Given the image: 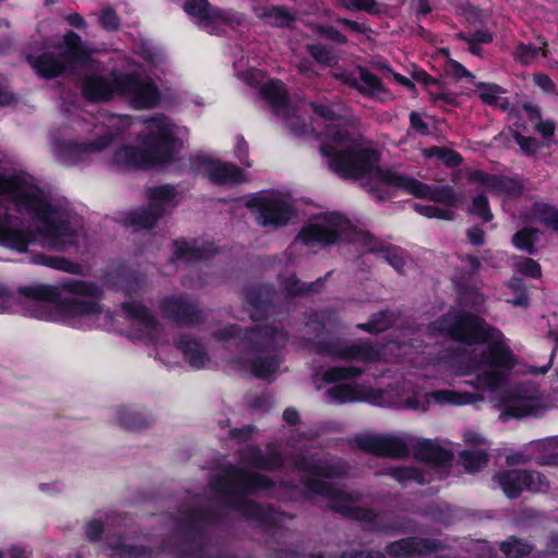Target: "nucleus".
Segmentation results:
<instances>
[{
    "label": "nucleus",
    "instance_id": "f257e3e1",
    "mask_svg": "<svg viewBox=\"0 0 558 558\" xmlns=\"http://www.w3.org/2000/svg\"><path fill=\"white\" fill-rule=\"evenodd\" d=\"M293 468L312 476L304 477L301 481L305 489L303 493L305 498L313 496L328 498L330 500L329 509L332 512L363 523L369 532L395 536L408 531L407 525L410 522L408 518L387 515L372 508L349 505V502L353 501L350 493L336 487L331 482L322 480L347 477L349 473L347 462L342 460L330 462L326 459H314L305 454H299L293 461Z\"/></svg>",
    "mask_w": 558,
    "mask_h": 558
},
{
    "label": "nucleus",
    "instance_id": "f03ea898",
    "mask_svg": "<svg viewBox=\"0 0 558 558\" xmlns=\"http://www.w3.org/2000/svg\"><path fill=\"white\" fill-rule=\"evenodd\" d=\"M21 296L48 304H39L36 317L58 320L73 328H83L85 322L96 318L102 312L99 300L102 289L96 282L68 278L58 283L19 287Z\"/></svg>",
    "mask_w": 558,
    "mask_h": 558
},
{
    "label": "nucleus",
    "instance_id": "7ed1b4c3",
    "mask_svg": "<svg viewBox=\"0 0 558 558\" xmlns=\"http://www.w3.org/2000/svg\"><path fill=\"white\" fill-rule=\"evenodd\" d=\"M275 486L276 483L269 476L233 464L227 465L222 474L210 480L211 489L227 498V508L264 529H275L278 525L275 506L263 505L246 497L272 489Z\"/></svg>",
    "mask_w": 558,
    "mask_h": 558
},
{
    "label": "nucleus",
    "instance_id": "20e7f679",
    "mask_svg": "<svg viewBox=\"0 0 558 558\" xmlns=\"http://www.w3.org/2000/svg\"><path fill=\"white\" fill-rule=\"evenodd\" d=\"M142 147L122 145L112 155V163L122 170H148L171 163L181 147L170 124L159 123L142 140Z\"/></svg>",
    "mask_w": 558,
    "mask_h": 558
},
{
    "label": "nucleus",
    "instance_id": "39448f33",
    "mask_svg": "<svg viewBox=\"0 0 558 558\" xmlns=\"http://www.w3.org/2000/svg\"><path fill=\"white\" fill-rule=\"evenodd\" d=\"M11 199L17 213L29 215L43 225L39 232L53 250L66 252L77 246V232L71 222L65 218H53L56 206L39 192L25 191L23 187L14 192Z\"/></svg>",
    "mask_w": 558,
    "mask_h": 558
},
{
    "label": "nucleus",
    "instance_id": "423d86ee",
    "mask_svg": "<svg viewBox=\"0 0 558 558\" xmlns=\"http://www.w3.org/2000/svg\"><path fill=\"white\" fill-rule=\"evenodd\" d=\"M289 341L288 332L275 325H254L246 327L243 345L256 355L250 363L251 372L258 379H266L279 369L281 351Z\"/></svg>",
    "mask_w": 558,
    "mask_h": 558
},
{
    "label": "nucleus",
    "instance_id": "0eeeda50",
    "mask_svg": "<svg viewBox=\"0 0 558 558\" xmlns=\"http://www.w3.org/2000/svg\"><path fill=\"white\" fill-rule=\"evenodd\" d=\"M60 53L44 51L38 54L28 53L26 62L36 74L45 80H53L72 72L81 66L88 65L92 61V49L82 40V37L70 29L63 35Z\"/></svg>",
    "mask_w": 558,
    "mask_h": 558
},
{
    "label": "nucleus",
    "instance_id": "6e6552de",
    "mask_svg": "<svg viewBox=\"0 0 558 558\" xmlns=\"http://www.w3.org/2000/svg\"><path fill=\"white\" fill-rule=\"evenodd\" d=\"M366 138L357 135L352 141V146L344 149H337L330 144L323 143L319 146L320 154L328 159L329 169L339 178L344 180H359L367 174L374 173L378 180L376 170L380 168V151L373 146H364Z\"/></svg>",
    "mask_w": 558,
    "mask_h": 558
},
{
    "label": "nucleus",
    "instance_id": "1a4fd4ad",
    "mask_svg": "<svg viewBox=\"0 0 558 558\" xmlns=\"http://www.w3.org/2000/svg\"><path fill=\"white\" fill-rule=\"evenodd\" d=\"M219 517L217 511L209 508L193 507L183 510L175 522L178 536L182 541L173 545L172 554L175 558H238L228 553L206 555L203 547L193 551L186 547L187 544L203 541L207 535V527L218 524Z\"/></svg>",
    "mask_w": 558,
    "mask_h": 558
},
{
    "label": "nucleus",
    "instance_id": "9d476101",
    "mask_svg": "<svg viewBox=\"0 0 558 558\" xmlns=\"http://www.w3.org/2000/svg\"><path fill=\"white\" fill-rule=\"evenodd\" d=\"M433 328L438 333L465 345L485 344L494 338L495 332L502 336L477 314L469 311L444 314L433 323Z\"/></svg>",
    "mask_w": 558,
    "mask_h": 558
},
{
    "label": "nucleus",
    "instance_id": "9b49d317",
    "mask_svg": "<svg viewBox=\"0 0 558 558\" xmlns=\"http://www.w3.org/2000/svg\"><path fill=\"white\" fill-rule=\"evenodd\" d=\"M378 180L389 186H395L416 198L427 199L457 208L460 206L463 195L457 193L451 185H429L411 175L399 173L391 168H378Z\"/></svg>",
    "mask_w": 558,
    "mask_h": 558
},
{
    "label": "nucleus",
    "instance_id": "f8f14e48",
    "mask_svg": "<svg viewBox=\"0 0 558 558\" xmlns=\"http://www.w3.org/2000/svg\"><path fill=\"white\" fill-rule=\"evenodd\" d=\"M313 348L319 356L339 361L373 363L380 359V352L369 341L349 344L342 338H331L313 341Z\"/></svg>",
    "mask_w": 558,
    "mask_h": 558
},
{
    "label": "nucleus",
    "instance_id": "ddd939ff",
    "mask_svg": "<svg viewBox=\"0 0 558 558\" xmlns=\"http://www.w3.org/2000/svg\"><path fill=\"white\" fill-rule=\"evenodd\" d=\"M493 481L509 499H517L523 492L545 493L549 488L547 477L532 470L509 469L497 472Z\"/></svg>",
    "mask_w": 558,
    "mask_h": 558
},
{
    "label": "nucleus",
    "instance_id": "4468645a",
    "mask_svg": "<svg viewBox=\"0 0 558 558\" xmlns=\"http://www.w3.org/2000/svg\"><path fill=\"white\" fill-rule=\"evenodd\" d=\"M246 207L254 210L258 225L263 227H283L294 216V207L288 202L264 195H254L246 202Z\"/></svg>",
    "mask_w": 558,
    "mask_h": 558
},
{
    "label": "nucleus",
    "instance_id": "2eb2a0df",
    "mask_svg": "<svg viewBox=\"0 0 558 558\" xmlns=\"http://www.w3.org/2000/svg\"><path fill=\"white\" fill-rule=\"evenodd\" d=\"M159 308L162 316L177 326L194 327L207 319L205 313L186 294L165 296Z\"/></svg>",
    "mask_w": 558,
    "mask_h": 558
},
{
    "label": "nucleus",
    "instance_id": "dca6fc26",
    "mask_svg": "<svg viewBox=\"0 0 558 558\" xmlns=\"http://www.w3.org/2000/svg\"><path fill=\"white\" fill-rule=\"evenodd\" d=\"M183 10L186 14L195 17L199 25L214 26L221 23L230 27H236L245 22V16L233 9L214 7L208 0H185Z\"/></svg>",
    "mask_w": 558,
    "mask_h": 558
},
{
    "label": "nucleus",
    "instance_id": "f3484780",
    "mask_svg": "<svg viewBox=\"0 0 558 558\" xmlns=\"http://www.w3.org/2000/svg\"><path fill=\"white\" fill-rule=\"evenodd\" d=\"M121 96L128 97L136 109H151L160 102V92L151 80H141L134 73H121Z\"/></svg>",
    "mask_w": 558,
    "mask_h": 558
},
{
    "label": "nucleus",
    "instance_id": "a211bd4d",
    "mask_svg": "<svg viewBox=\"0 0 558 558\" xmlns=\"http://www.w3.org/2000/svg\"><path fill=\"white\" fill-rule=\"evenodd\" d=\"M354 442L360 450L376 457L403 459L410 453L403 439L388 434L356 435Z\"/></svg>",
    "mask_w": 558,
    "mask_h": 558
},
{
    "label": "nucleus",
    "instance_id": "6ab92c4d",
    "mask_svg": "<svg viewBox=\"0 0 558 558\" xmlns=\"http://www.w3.org/2000/svg\"><path fill=\"white\" fill-rule=\"evenodd\" d=\"M469 363L473 372L488 367L508 374L517 365V360L506 342L495 340L489 342L478 355L471 357Z\"/></svg>",
    "mask_w": 558,
    "mask_h": 558
},
{
    "label": "nucleus",
    "instance_id": "aec40b11",
    "mask_svg": "<svg viewBox=\"0 0 558 558\" xmlns=\"http://www.w3.org/2000/svg\"><path fill=\"white\" fill-rule=\"evenodd\" d=\"M121 73H114L112 80L101 74H86L81 80V95L88 104H106L121 96Z\"/></svg>",
    "mask_w": 558,
    "mask_h": 558
},
{
    "label": "nucleus",
    "instance_id": "412c9836",
    "mask_svg": "<svg viewBox=\"0 0 558 558\" xmlns=\"http://www.w3.org/2000/svg\"><path fill=\"white\" fill-rule=\"evenodd\" d=\"M328 225L308 223L302 227L296 239L306 246H329L340 240L339 228L344 219L339 214H330L327 217Z\"/></svg>",
    "mask_w": 558,
    "mask_h": 558
},
{
    "label": "nucleus",
    "instance_id": "4be33fe9",
    "mask_svg": "<svg viewBox=\"0 0 558 558\" xmlns=\"http://www.w3.org/2000/svg\"><path fill=\"white\" fill-rule=\"evenodd\" d=\"M245 303L250 306L253 322L266 320L274 305L275 289L270 284L255 283L243 290Z\"/></svg>",
    "mask_w": 558,
    "mask_h": 558
},
{
    "label": "nucleus",
    "instance_id": "5701e85b",
    "mask_svg": "<svg viewBox=\"0 0 558 558\" xmlns=\"http://www.w3.org/2000/svg\"><path fill=\"white\" fill-rule=\"evenodd\" d=\"M470 180L487 187L496 195H506L511 198L520 197L524 191L522 182L517 177L487 173L480 169L471 172Z\"/></svg>",
    "mask_w": 558,
    "mask_h": 558
},
{
    "label": "nucleus",
    "instance_id": "b1692460",
    "mask_svg": "<svg viewBox=\"0 0 558 558\" xmlns=\"http://www.w3.org/2000/svg\"><path fill=\"white\" fill-rule=\"evenodd\" d=\"M440 549V542L435 538L404 537L390 542L385 547V554L390 557H414L432 554Z\"/></svg>",
    "mask_w": 558,
    "mask_h": 558
},
{
    "label": "nucleus",
    "instance_id": "393cba45",
    "mask_svg": "<svg viewBox=\"0 0 558 558\" xmlns=\"http://www.w3.org/2000/svg\"><path fill=\"white\" fill-rule=\"evenodd\" d=\"M173 258L178 260H209L217 254V247L213 242L199 244L197 239H177L173 241Z\"/></svg>",
    "mask_w": 558,
    "mask_h": 558
},
{
    "label": "nucleus",
    "instance_id": "a878e982",
    "mask_svg": "<svg viewBox=\"0 0 558 558\" xmlns=\"http://www.w3.org/2000/svg\"><path fill=\"white\" fill-rule=\"evenodd\" d=\"M500 407L504 414L519 418L535 414L541 408V402L536 397L525 396L519 390H512L501 397Z\"/></svg>",
    "mask_w": 558,
    "mask_h": 558
},
{
    "label": "nucleus",
    "instance_id": "bb28decb",
    "mask_svg": "<svg viewBox=\"0 0 558 558\" xmlns=\"http://www.w3.org/2000/svg\"><path fill=\"white\" fill-rule=\"evenodd\" d=\"M415 459L436 468H448L453 460V453L434 440L423 439L413 446Z\"/></svg>",
    "mask_w": 558,
    "mask_h": 558
},
{
    "label": "nucleus",
    "instance_id": "cd10ccee",
    "mask_svg": "<svg viewBox=\"0 0 558 558\" xmlns=\"http://www.w3.org/2000/svg\"><path fill=\"white\" fill-rule=\"evenodd\" d=\"M38 235H41L39 228L37 230L32 228L15 229L10 227V225H4L0 229V246L19 253H25L29 245L37 242Z\"/></svg>",
    "mask_w": 558,
    "mask_h": 558
},
{
    "label": "nucleus",
    "instance_id": "c85d7f7f",
    "mask_svg": "<svg viewBox=\"0 0 558 558\" xmlns=\"http://www.w3.org/2000/svg\"><path fill=\"white\" fill-rule=\"evenodd\" d=\"M166 213L162 204L148 203L147 206L130 211L125 217V225L135 230H151Z\"/></svg>",
    "mask_w": 558,
    "mask_h": 558
},
{
    "label": "nucleus",
    "instance_id": "c756f323",
    "mask_svg": "<svg viewBox=\"0 0 558 558\" xmlns=\"http://www.w3.org/2000/svg\"><path fill=\"white\" fill-rule=\"evenodd\" d=\"M114 140V134L111 131H107L94 141L89 142H65L62 146L64 154L80 158L85 154L99 153L108 148Z\"/></svg>",
    "mask_w": 558,
    "mask_h": 558
},
{
    "label": "nucleus",
    "instance_id": "7c9ffc66",
    "mask_svg": "<svg viewBox=\"0 0 558 558\" xmlns=\"http://www.w3.org/2000/svg\"><path fill=\"white\" fill-rule=\"evenodd\" d=\"M245 460L250 466L260 471H277L284 465V458L279 450L275 449L265 454L257 446L247 450Z\"/></svg>",
    "mask_w": 558,
    "mask_h": 558
},
{
    "label": "nucleus",
    "instance_id": "2f4dec72",
    "mask_svg": "<svg viewBox=\"0 0 558 558\" xmlns=\"http://www.w3.org/2000/svg\"><path fill=\"white\" fill-rule=\"evenodd\" d=\"M208 179L216 185H238L244 182V171L233 163L214 160Z\"/></svg>",
    "mask_w": 558,
    "mask_h": 558
},
{
    "label": "nucleus",
    "instance_id": "473e14b6",
    "mask_svg": "<svg viewBox=\"0 0 558 558\" xmlns=\"http://www.w3.org/2000/svg\"><path fill=\"white\" fill-rule=\"evenodd\" d=\"M177 348L182 352L184 360L196 369L204 368L209 361L204 347L191 336H181L177 341Z\"/></svg>",
    "mask_w": 558,
    "mask_h": 558
},
{
    "label": "nucleus",
    "instance_id": "72a5a7b5",
    "mask_svg": "<svg viewBox=\"0 0 558 558\" xmlns=\"http://www.w3.org/2000/svg\"><path fill=\"white\" fill-rule=\"evenodd\" d=\"M121 310L128 319L137 322L146 329L157 330L159 328L156 316L140 301H125L121 304Z\"/></svg>",
    "mask_w": 558,
    "mask_h": 558
},
{
    "label": "nucleus",
    "instance_id": "f704fd0d",
    "mask_svg": "<svg viewBox=\"0 0 558 558\" xmlns=\"http://www.w3.org/2000/svg\"><path fill=\"white\" fill-rule=\"evenodd\" d=\"M107 545L121 558H151L154 556L150 546L126 544L122 534L107 538Z\"/></svg>",
    "mask_w": 558,
    "mask_h": 558
},
{
    "label": "nucleus",
    "instance_id": "c9c22d12",
    "mask_svg": "<svg viewBox=\"0 0 558 558\" xmlns=\"http://www.w3.org/2000/svg\"><path fill=\"white\" fill-rule=\"evenodd\" d=\"M325 278H318L314 282H303L295 274L289 275L281 283L282 289L288 298L313 295L319 292Z\"/></svg>",
    "mask_w": 558,
    "mask_h": 558
},
{
    "label": "nucleus",
    "instance_id": "e433bc0d",
    "mask_svg": "<svg viewBox=\"0 0 558 558\" xmlns=\"http://www.w3.org/2000/svg\"><path fill=\"white\" fill-rule=\"evenodd\" d=\"M369 252L381 257L398 274H403L405 251L392 244H373Z\"/></svg>",
    "mask_w": 558,
    "mask_h": 558
},
{
    "label": "nucleus",
    "instance_id": "4c0bfd02",
    "mask_svg": "<svg viewBox=\"0 0 558 558\" xmlns=\"http://www.w3.org/2000/svg\"><path fill=\"white\" fill-rule=\"evenodd\" d=\"M475 88L480 90L478 98L487 106L499 107L502 111L508 110L509 100L502 99L500 102V94L506 90L496 83L478 82L475 83Z\"/></svg>",
    "mask_w": 558,
    "mask_h": 558
},
{
    "label": "nucleus",
    "instance_id": "58836bf2",
    "mask_svg": "<svg viewBox=\"0 0 558 558\" xmlns=\"http://www.w3.org/2000/svg\"><path fill=\"white\" fill-rule=\"evenodd\" d=\"M541 230L534 227H523L519 229L511 238L512 245L529 255H535L537 248L535 246L539 239Z\"/></svg>",
    "mask_w": 558,
    "mask_h": 558
},
{
    "label": "nucleus",
    "instance_id": "ea45409f",
    "mask_svg": "<svg viewBox=\"0 0 558 558\" xmlns=\"http://www.w3.org/2000/svg\"><path fill=\"white\" fill-rule=\"evenodd\" d=\"M117 416L119 425L126 430L142 429L149 424L148 417L143 412L125 405L118 407Z\"/></svg>",
    "mask_w": 558,
    "mask_h": 558
},
{
    "label": "nucleus",
    "instance_id": "a19ab883",
    "mask_svg": "<svg viewBox=\"0 0 558 558\" xmlns=\"http://www.w3.org/2000/svg\"><path fill=\"white\" fill-rule=\"evenodd\" d=\"M498 548L506 558H523L533 551L534 546L518 536L511 535L499 542Z\"/></svg>",
    "mask_w": 558,
    "mask_h": 558
},
{
    "label": "nucleus",
    "instance_id": "79ce46f5",
    "mask_svg": "<svg viewBox=\"0 0 558 558\" xmlns=\"http://www.w3.org/2000/svg\"><path fill=\"white\" fill-rule=\"evenodd\" d=\"M328 396L338 403L359 402L365 400L363 389L351 384H336L328 389Z\"/></svg>",
    "mask_w": 558,
    "mask_h": 558
},
{
    "label": "nucleus",
    "instance_id": "37998d69",
    "mask_svg": "<svg viewBox=\"0 0 558 558\" xmlns=\"http://www.w3.org/2000/svg\"><path fill=\"white\" fill-rule=\"evenodd\" d=\"M508 376L498 369H488L476 375L473 383L475 389L498 391L507 384Z\"/></svg>",
    "mask_w": 558,
    "mask_h": 558
},
{
    "label": "nucleus",
    "instance_id": "c03bdc74",
    "mask_svg": "<svg viewBox=\"0 0 558 558\" xmlns=\"http://www.w3.org/2000/svg\"><path fill=\"white\" fill-rule=\"evenodd\" d=\"M361 87L359 93L363 96L373 97L378 93L386 92L384 83L379 76L372 73L367 68L359 65L357 68Z\"/></svg>",
    "mask_w": 558,
    "mask_h": 558
},
{
    "label": "nucleus",
    "instance_id": "a18cd8bd",
    "mask_svg": "<svg viewBox=\"0 0 558 558\" xmlns=\"http://www.w3.org/2000/svg\"><path fill=\"white\" fill-rule=\"evenodd\" d=\"M532 213L542 225L558 233V207L545 202H535L532 205Z\"/></svg>",
    "mask_w": 558,
    "mask_h": 558
},
{
    "label": "nucleus",
    "instance_id": "49530a36",
    "mask_svg": "<svg viewBox=\"0 0 558 558\" xmlns=\"http://www.w3.org/2000/svg\"><path fill=\"white\" fill-rule=\"evenodd\" d=\"M458 258L462 263L468 264V268L461 267L458 271V284L468 287L480 275L481 260L477 256L472 254H461Z\"/></svg>",
    "mask_w": 558,
    "mask_h": 558
},
{
    "label": "nucleus",
    "instance_id": "de8ad7c7",
    "mask_svg": "<svg viewBox=\"0 0 558 558\" xmlns=\"http://www.w3.org/2000/svg\"><path fill=\"white\" fill-rule=\"evenodd\" d=\"M423 156L426 158L435 157L449 168L459 167L463 162V157L460 153L445 146H430L425 148Z\"/></svg>",
    "mask_w": 558,
    "mask_h": 558
},
{
    "label": "nucleus",
    "instance_id": "09e8293b",
    "mask_svg": "<svg viewBox=\"0 0 558 558\" xmlns=\"http://www.w3.org/2000/svg\"><path fill=\"white\" fill-rule=\"evenodd\" d=\"M259 94L264 100L276 107H283L288 102L283 83L279 80H271L264 84Z\"/></svg>",
    "mask_w": 558,
    "mask_h": 558
},
{
    "label": "nucleus",
    "instance_id": "8fccbe9b",
    "mask_svg": "<svg viewBox=\"0 0 558 558\" xmlns=\"http://www.w3.org/2000/svg\"><path fill=\"white\" fill-rule=\"evenodd\" d=\"M459 459L468 473H475L488 463V453L483 449L462 450Z\"/></svg>",
    "mask_w": 558,
    "mask_h": 558
},
{
    "label": "nucleus",
    "instance_id": "3c124183",
    "mask_svg": "<svg viewBox=\"0 0 558 558\" xmlns=\"http://www.w3.org/2000/svg\"><path fill=\"white\" fill-rule=\"evenodd\" d=\"M363 374V369L357 366H333L328 368L323 379L327 384H335L342 380H349L360 377Z\"/></svg>",
    "mask_w": 558,
    "mask_h": 558
},
{
    "label": "nucleus",
    "instance_id": "603ef678",
    "mask_svg": "<svg viewBox=\"0 0 558 558\" xmlns=\"http://www.w3.org/2000/svg\"><path fill=\"white\" fill-rule=\"evenodd\" d=\"M539 50L544 57H547V44L543 48H537L533 44L519 43L513 51V59L522 65L531 64L538 56Z\"/></svg>",
    "mask_w": 558,
    "mask_h": 558
},
{
    "label": "nucleus",
    "instance_id": "864d4df0",
    "mask_svg": "<svg viewBox=\"0 0 558 558\" xmlns=\"http://www.w3.org/2000/svg\"><path fill=\"white\" fill-rule=\"evenodd\" d=\"M178 192L175 187L171 184H161L158 186L148 187L146 190V197L149 203L162 204L166 208V205H169L173 202Z\"/></svg>",
    "mask_w": 558,
    "mask_h": 558
},
{
    "label": "nucleus",
    "instance_id": "5fc2aeb1",
    "mask_svg": "<svg viewBox=\"0 0 558 558\" xmlns=\"http://www.w3.org/2000/svg\"><path fill=\"white\" fill-rule=\"evenodd\" d=\"M468 214L478 217L483 222H490L494 218L488 197L483 193L477 194L472 198V203L468 208Z\"/></svg>",
    "mask_w": 558,
    "mask_h": 558
},
{
    "label": "nucleus",
    "instance_id": "6e6d98bb",
    "mask_svg": "<svg viewBox=\"0 0 558 558\" xmlns=\"http://www.w3.org/2000/svg\"><path fill=\"white\" fill-rule=\"evenodd\" d=\"M356 328L372 335L388 330L390 322L388 320L387 312L380 311L373 314L368 322L357 324Z\"/></svg>",
    "mask_w": 558,
    "mask_h": 558
},
{
    "label": "nucleus",
    "instance_id": "4d7b16f0",
    "mask_svg": "<svg viewBox=\"0 0 558 558\" xmlns=\"http://www.w3.org/2000/svg\"><path fill=\"white\" fill-rule=\"evenodd\" d=\"M507 286L514 293V298L510 302L514 306L527 307L530 298L524 281L521 278L512 277Z\"/></svg>",
    "mask_w": 558,
    "mask_h": 558
},
{
    "label": "nucleus",
    "instance_id": "13d9d810",
    "mask_svg": "<svg viewBox=\"0 0 558 558\" xmlns=\"http://www.w3.org/2000/svg\"><path fill=\"white\" fill-rule=\"evenodd\" d=\"M510 133L521 151L527 157L534 156L542 147L536 137L524 136L517 130H511Z\"/></svg>",
    "mask_w": 558,
    "mask_h": 558
},
{
    "label": "nucleus",
    "instance_id": "bf43d9fd",
    "mask_svg": "<svg viewBox=\"0 0 558 558\" xmlns=\"http://www.w3.org/2000/svg\"><path fill=\"white\" fill-rule=\"evenodd\" d=\"M338 4L348 11H363L368 14H377L378 3L376 0H338Z\"/></svg>",
    "mask_w": 558,
    "mask_h": 558
},
{
    "label": "nucleus",
    "instance_id": "052dcab7",
    "mask_svg": "<svg viewBox=\"0 0 558 558\" xmlns=\"http://www.w3.org/2000/svg\"><path fill=\"white\" fill-rule=\"evenodd\" d=\"M25 186V180L20 175H8L0 171V196L11 195Z\"/></svg>",
    "mask_w": 558,
    "mask_h": 558
},
{
    "label": "nucleus",
    "instance_id": "680f3d73",
    "mask_svg": "<svg viewBox=\"0 0 558 558\" xmlns=\"http://www.w3.org/2000/svg\"><path fill=\"white\" fill-rule=\"evenodd\" d=\"M306 51L319 64L330 65L335 60L332 51L319 43L308 44Z\"/></svg>",
    "mask_w": 558,
    "mask_h": 558
},
{
    "label": "nucleus",
    "instance_id": "e2e57ef3",
    "mask_svg": "<svg viewBox=\"0 0 558 558\" xmlns=\"http://www.w3.org/2000/svg\"><path fill=\"white\" fill-rule=\"evenodd\" d=\"M445 72L447 75L458 81L465 78L468 82L473 83V80L475 78L474 74L469 71L462 63L450 58L446 61Z\"/></svg>",
    "mask_w": 558,
    "mask_h": 558
},
{
    "label": "nucleus",
    "instance_id": "0e129e2a",
    "mask_svg": "<svg viewBox=\"0 0 558 558\" xmlns=\"http://www.w3.org/2000/svg\"><path fill=\"white\" fill-rule=\"evenodd\" d=\"M98 22L104 29L113 32L119 29L121 19L112 7H106L100 11Z\"/></svg>",
    "mask_w": 558,
    "mask_h": 558
},
{
    "label": "nucleus",
    "instance_id": "69168bd1",
    "mask_svg": "<svg viewBox=\"0 0 558 558\" xmlns=\"http://www.w3.org/2000/svg\"><path fill=\"white\" fill-rule=\"evenodd\" d=\"M246 328H242L238 324H229L222 328L217 329L213 337L218 341H227L230 339H239L243 344V335Z\"/></svg>",
    "mask_w": 558,
    "mask_h": 558
},
{
    "label": "nucleus",
    "instance_id": "338daca9",
    "mask_svg": "<svg viewBox=\"0 0 558 558\" xmlns=\"http://www.w3.org/2000/svg\"><path fill=\"white\" fill-rule=\"evenodd\" d=\"M377 182H367L364 184V187L368 195L373 197L376 202H386L393 197V194L387 189L389 185L376 180Z\"/></svg>",
    "mask_w": 558,
    "mask_h": 558
},
{
    "label": "nucleus",
    "instance_id": "774afa93",
    "mask_svg": "<svg viewBox=\"0 0 558 558\" xmlns=\"http://www.w3.org/2000/svg\"><path fill=\"white\" fill-rule=\"evenodd\" d=\"M336 558H386L385 554L374 549H344L337 553Z\"/></svg>",
    "mask_w": 558,
    "mask_h": 558
}]
</instances>
